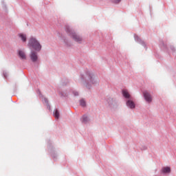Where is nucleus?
<instances>
[{
  "label": "nucleus",
  "instance_id": "obj_1",
  "mask_svg": "<svg viewBox=\"0 0 176 176\" xmlns=\"http://www.w3.org/2000/svg\"><path fill=\"white\" fill-rule=\"evenodd\" d=\"M28 46L29 47H32V49H34V50H36L37 52H39V50L42 49V46L39 42L33 37L30 38L29 40Z\"/></svg>",
  "mask_w": 176,
  "mask_h": 176
},
{
  "label": "nucleus",
  "instance_id": "obj_2",
  "mask_svg": "<svg viewBox=\"0 0 176 176\" xmlns=\"http://www.w3.org/2000/svg\"><path fill=\"white\" fill-rule=\"evenodd\" d=\"M143 96L146 102H148V104H151V102H152L153 101L152 96L149 92H148V91H144Z\"/></svg>",
  "mask_w": 176,
  "mask_h": 176
},
{
  "label": "nucleus",
  "instance_id": "obj_3",
  "mask_svg": "<svg viewBox=\"0 0 176 176\" xmlns=\"http://www.w3.org/2000/svg\"><path fill=\"white\" fill-rule=\"evenodd\" d=\"M72 39L75 41V42H78V43H82V41H83V38L82 36L78 35V34L75 32H72L71 34Z\"/></svg>",
  "mask_w": 176,
  "mask_h": 176
},
{
  "label": "nucleus",
  "instance_id": "obj_4",
  "mask_svg": "<svg viewBox=\"0 0 176 176\" xmlns=\"http://www.w3.org/2000/svg\"><path fill=\"white\" fill-rule=\"evenodd\" d=\"M126 106H128L131 109H134V108H135V103H134L131 100H128L126 101Z\"/></svg>",
  "mask_w": 176,
  "mask_h": 176
},
{
  "label": "nucleus",
  "instance_id": "obj_5",
  "mask_svg": "<svg viewBox=\"0 0 176 176\" xmlns=\"http://www.w3.org/2000/svg\"><path fill=\"white\" fill-rule=\"evenodd\" d=\"M161 171L163 174H170V173H171V168L168 166L163 167Z\"/></svg>",
  "mask_w": 176,
  "mask_h": 176
},
{
  "label": "nucleus",
  "instance_id": "obj_6",
  "mask_svg": "<svg viewBox=\"0 0 176 176\" xmlns=\"http://www.w3.org/2000/svg\"><path fill=\"white\" fill-rule=\"evenodd\" d=\"M30 58H31L32 61L35 63V61H36V60H38V55H36V52H32L31 54H30Z\"/></svg>",
  "mask_w": 176,
  "mask_h": 176
},
{
  "label": "nucleus",
  "instance_id": "obj_7",
  "mask_svg": "<svg viewBox=\"0 0 176 176\" xmlns=\"http://www.w3.org/2000/svg\"><path fill=\"white\" fill-rule=\"evenodd\" d=\"M19 56L21 60H26L27 56H25V53L23 51L19 50Z\"/></svg>",
  "mask_w": 176,
  "mask_h": 176
},
{
  "label": "nucleus",
  "instance_id": "obj_8",
  "mask_svg": "<svg viewBox=\"0 0 176 176\" xmlns=\"http://www.w3.org/2000/svg\"><path fill=\"white\" fill-rule=\"evenodd\" d=\"M122 94L125 98H131L130 94H129V91L127 90H123Z\"/></svg>",
  "mask_w": 176,
  "mask_h": 176
},
{
  "label": "nucleus",
  "instance_id": "obj_9",
  "mask_svg": "<svg viewBox=\"0 0 176 176\" xmlns=\"http://www.w3.org/2000/svg\"><path fill=\"white\" fill-rule=\"evenodd\" d=\"M19 38H21V41H23V42H26L27 36L25 34L21 33L19 34Z\"/></svg>",
  "mask_w": 176,
  "mask_h": 176
},
{
  "label": "nucleus",
  "instance_id": "obj_10",
  "mask_svg": "<svg viewBox=\"0 0 176 176\" xmlns=\"http://www.w3.org/2000/svg\"><path fill=\"white\" fill-rule=\"evenodd\" d=\"M82 123H87V122H89V117L86 115L83 116L82 118Z\"/></svg>",
  "mask_w": 176,
  "mask_h": 176
},
{
  "label": "nucleus",
  "instance_id": "obj_11",
  "mask_svg": "<svg viewBox=\"0 0 176 176\" xmlns=\"http://www.w3.org/2000/svg\"><path fill=\"white\" fill-rule=\"evenodd\" d=\"M80 104L81 107H86V101L85 100L82 99L80 100Z\"/></svg>",
  "mask_w": 176,
  "mask_h": 176
},
{
  "label": "nucleus",
  "instance_id": "obj_12",
  "mask_svg": "<svg viewBox=\"0 0 176 176\" xmlns=\"http://www.w3.org/2000/svg\"><path fill=\"white\" fill-rule=\"evenodd\" d=\"M54 116L56 119H58L60 118V113L58 112V110L55 111Z\"/></svg>",
  "mask_w": 176,
  "mask_h": 176
},
{
  "label": "nucleus",
  "instance_id": "obj_13",
  "mask_svg": "<svg viewBox=\"0 0 176 176\" xmlns=\"http://www.w3.org/2000/svg\"><path fill=\"white\" fill-rule=\"evenodd\" d=\"M116 3H119V2L120 1V0H114Z\"/></svg>",
  "mask_w": 176,
  "mask_h": 176
},
{
  "label": "nucleus",
  "instance_id": "obj_14",
  "mask_svg": "<svg viewBox=\"0 0 176 176\" xmlns=\"http://www.w3.org/2000/svg\"><path fill=\"white\" fill-rule=\"evenodd\" d=\"M74 96H79V94L78 92H74Z\"/></svg>",
  "mask_w": 176,
  "mask_h": 176
}]
</instances>
